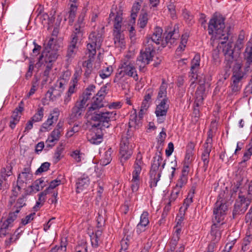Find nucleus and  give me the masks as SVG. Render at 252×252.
Masks as SVG:
<instances>
[{
  "mask_svg": "<svg viewBox=\"0 0 252 252\" xmlns=\"http://www.w3.org/2000/svg\"><path fill=\"white\" fill-rule=\"evenodd\" d=\"M208 32L212 35L211 44L213 46L218 44L220 47L226 43L228 39V32L225 28L224 18L220 14H214L210 19L208 25Z\"/></svg>",
  "mask_w": 252,
  "mask_h": 252,
  "instance_id": "obj_1",
  "label": "nucleus"
},
{
  "mask_svg": "<svg viewBox=\"0 0 252 252\" xmlns=\"http://www.w3.org/2000/svg\"><path fill=\"white\" fill-rule=\"evenodd\" d=\"M61 41L57 38L52 37L42 52L37 64H44L48 68H52L53 64L59 56V49L61 46Z\"/></svg>",
  "mask_w": 252,
  "mask_h": 252,
  "instance_id": "obj_2",
  "label": "nucleus"
},
{
  "mask_svg": "<svg viewBox=\"0 0 252 252\" xmlns=\"http://www.w3.org/2000/svg\"><path fill=\"white\" fill-rule=\"evenodd\" d=\"M102 41V33L99 31L92 32L89 35L87 46V54H89V59L83 63V66L86 68L85 74L86 76H89L94 70L92 58L96 54V49L100 48Z\"/></svg>",
  "mask_w": 252,
  "mask_h": 252,
  "instance_id": "obj_3",
  "label": "nucleus"
},
{
  "mask_svg": "<svg viewBox=\"0 0 252 252\" xmlns=\"http://www.w3.org/2000/svg\"><path fill=\"white\" fill-rule=\"evenodd\" d=\"M162 29L158 27L154 29L153 33L151 36L147 37L146 42L145 43L147 45H151L153 46V43L157 45L161 44L163 47L166 46L169 43L171 45L172 44V36L173 35V31L171 29L165 31V37H162Z\"/></svg>",
  "mask_w": 252,
  "mask_h": 252,
  "instance_id": "obj_4",
  "label": "nucleus"
},
{
  "mask_svg": "<svg viewBox=\"0 0 252 252\" xmlns=\"http://www.w3.org/2000/svg\"><path fill=\"white\" fill-rule=\"evenodd\" d=\"M247 76L246 72L242 70L241 63L236 61L232 68V75L231 77V82L230 86L233 94L237 93L241 90Z\"/></svg>",
  "mask_w": 252,
  "mask_h": 252,
  "instance_id": "obj_5",
  "label": "nucleus"
},
{
  "mask_svg": "<svg viewBox=\"0 0 252 252\" xmlns=\"http://www.w3.org/2000/svg\"><path fill=\"white\" fill-rule=\"evenodd\" d=\"M134 139L133 134L129 130H128L126 135L123 136L122 138L120 149V160L122 165L132 154Z\"/></svg>",
  "mask_w": 252,
  "mask_h": 252,
  "instance_id": "obj_6",
  "label": "nucleus"
},
{
  "mask_svg": "<svg viewBox=\"0 0 252 252\" xmlns=\"http://www.w3.org/2000/svg\"><path fill=\"white\" fill-rule=\"evenodd\" d=\"M149 106L150 103L143 101L139 112L138 117L137 116L136 110L134 109L133 112L131 113L129 117L128 125L130 128L136 129L141 126V119L146 113Z\"/></svg>",
  "mask_w": 252,
  "mask_h": 252,
  "instance_id": "obj_7",
  "label": "nucleus"
},
{
  "mask_svg": "<svg viewBox=\"0 0 252 252\" xmlns=\"http://www.w3.org/2000/svg\"><path fill=\"white\" fill-rule=\"evenodd\" d=\"M154 51V47L153 46L145 44V49L141 51L140 55L137 60V64L139 65L140 71H144L145 66L152 60Z\"/></svg>",
  "mask_w": 252,
  "mask_h": 252,
  "instance_id": "obj_8",
  "label": "nucleus"
},
{
  "mask_svg": "<svg viewBox=\"0 0 252 252\" xmlns=\"http://www.w3.org/2000/svg\"><path fill=\"white\" fill-rule=\"evenodd\" d=\"M161 162L162 159L159 157H155L153 160L150 172L151 188L156 187L160 179L161 171L159 166Z\"/></svg>",
  "mask_w": 252,
  "mask_h": 252,
  "instance_id": "obj_9",
  "label": "nucleus"
},
{
  "mask_svg": "<svg viewBox=\"0 0 252 252\" xmlns=\"http://www.w3.org/2000/svg\"><path fill=\"white\" fill-rule=\"evenodd\" d=\"M212 148V139L208 136L205 143L203 145V151L201 154V160L202 163H200V169L202 172H206L210 161V155Z\"/></svg>",
  "mask_w": 252,
  "mask_h": 252,
  "instance_id": "obj_10",
  "label": "nucleus"
},
{
  "mask_svg": "<svg viewBox=\"0 0 252 252\" xmlns=\"http://www.w3.org/2000/svg\"><path fill=\"white\" fill-rule=\"evenodd\" d=\"M227 210V206L226 203L221 197L218 198L214 207L212 220H214L215 222H221L224 220Z\"/></svg>",
  "mask_w": 252,
  "mask_h": 252,
  "instance_id": "obj_11",
  "label": "nucleus"
},
{
  "mask_svg": "<svg viewBox=\"0 0 252 252\" xmlns=\"http://www.w3.org/2000/svg\"><path fill=\"white\" fill-rule=\"evenodd\" d=\"M242 191H240L238 198L239 201H236L234 206L232 213L233 217L235 218L237 215L244 214L247 210L252 200V197L247 198L244 195H241Z\"/></svg>",
  "mask_w": 252,
  "mask_h": 252,
  "instance_id": "obj_12",
  "label": "nucleus"
},
{
  "mask_svg": "<svg viewBox=\"0 0 252 252\" xmlns=\"http://www.w3.org/2000/svg\"><path fill=\"white\" fill-rule=\"evenodd\" d=\"M83 34L80 31V26H75V31L73 34L72 35V39L70 44L67 50V56L69 58H73L75 56L76 51V43L79 39L82 37Z\"/></svg>",
  "mask_w": 252,
  "mask_h": 252,
  "instance_id": "obj_13",
  "label": "nucleus"
},
{
  "mask_svg": "<svg viewBox=\"0 0 252 252\" xmlns=\"http://www.w3.org/2000/svg\"><path fill=\"white\" fill-rule=\"evenodd\" d=\"M116 115L114 112H101L100 113H95L94 112L93 114L90 115V119L99 123H106L104 124V126L106 127L109 126L108 122L115 117Z\"/></svg>",
  "mask_w": 252,
  "mask_h": 252,
  "instance_id": "obj_14",
  "label": "nucleus"
},
{
  "mask_svg": "<svg viewBox=\"0 0 252 252\" xmlns=\"http://www.w3.org/2000/svg\"><path fill=\"white\" fill-rule=\"evenodd\" d=\"M200 56L199 54H196L191 62L190 74V85L196 83L198 79L197 72L200 69Z\"/></svg>",
  "mask_w": 252,
  "mask_h": 252,
  "instance_id": "obj_15",
  "label": "nucleus"
},
{
  "mask_svg": "<svg viewBox=\"0 0 252 252\" xmlns=\"http://www.w3.org/2000/svg\"><path fill=\"white\" fill-rule=\"evenodd\" d=\"M32 174L31 169L30 167L24 168L22 172L19 174L17 180V186L15 190L17 189L20 191V189L24 187V184H27V182L32 179Z\"/></svg>",
  "mask_w": 252,
  "mask_h": 252,
  "instance_id": "obj_16",
  "label": "nucleus"
},
{
  "mask_svg": "<svg viewBox=\"0 0 252 252\" xmlns=\"http://www.w3.org/2000/svg\"><path fill=\"white\" fill-rule=\"evenodd\" d=\"M94 88L95 87L93 85L88 87L79 97V100L76 103L81 107H84V109H86L87 106L88 105V102L94 92Z\"/></svg>",
  "mask_w": 252,
  "mask_h": 252,
  "instance_id": "obj_17",
  "label": "nucleus"
},
{
  "mask_svg": "<svg viewBox=\"0 0 252 252\" xmlns=\"http://www.w3.org/2000/svg\"><path fill=\"white\" fill-rule=\"evenodd\" d=\"M193 193L189 194L188 197L185 199L183 206L181 207L179 210V213L177 215L176 220H177V226L181 225L182 221L184 219V216L186 211L188 207L192 202Z\"/></svg>",
  "mask_w": 252,
  "mask_h": 252,
  "instance_id": "obj_18",
  "label": "nucleus"
},
{
  "mask_svg": "<svg viewBox=\"0 0 252 252\" xmlns=\"http://www.w3.org/2000/svg\"><path fill=\"white\" fill-rule=\"evenodd\" d=\"M121 67L123 69L126 75L133 77L135 80L138 79V75L135 68L128 60H125L121 63Z\"/></svg>",
  "mask_w": 252,
  "mask_h": 252,
  "instance_id": "obj_19",
  "label": "nucleus"
},
{
  "mask_svg": "<svg viewBox=\"0 0 252 252\" xmlns=\"http://www.w3.org/2000/svg\"><path fill=\"white\" fill-rule=\"evenodd\" d=\"M222 52L225 57L226 64L230 67L231 64L234 61L233 53L234 48L232 42H228L222 48Z\"/></svg>",
  "mask_w": 252,
  "mask_h": 252,
  "instance_id": "obj_20",
  "label": "nucleus"
},
{
  "mask_svg": "<svg viewBox=\"0 0 252 252\" xmlns=\"http://www.w3.org/2000/svg\"><path fill=\"white\" fill-rule=\"evenodd\" d=\"M109 19L113 22L114 32L122 31L123 17L122 13L121 12L116 13L111 12Z\"/></svg>",
  "mask_w": 252,
  "mask_h": 252,
  "instance_id": "obj_21",
  "label": "nucleus"
},
{
  "mask_svg": "<svg viewBox=\"0 0 252 252\" xmlns=\"http://www.w3.org/2000/svg\"><path fill=\"white\" fill-rule=\"evenodd\" d=\"M149 223V213L147 211H144L141 215L140 221L136 226V232L139 234L144 232L147 229Z\"/></svg>",
  "mask_w": 252,
  "mask_h": 252,
  "instance_id": "obj_22",
  "label": "nucleus"
},
{
  "mask_svg": "<svg viewBox=\"0 0 252 252\" xmlns=\"http://www.w3.org/2000/svg\"><path fill=\"white\" fill-rule=\"evenodd\" d=\"M212 222L211 234L213 237V240L218 241L221 237V231L223 230L222 226L224 223L222 222H215L213 220H212Z\"/></svg>",
  "mask_w": 252,
  "mask_h": 252,
  "instance_id": "obj_23",
  "label": "nucleus"
},
{
  "mask_svg": "<svg viewBox=\"0 0 252 252\" xmlns=\"http://www.w3.org/2000/svg\"><path fill=\"white\" fill-rule=\"evenodd\" d=\"M62 135L59 134V132L56 130H53L48 136L45 141L46 148L48 149L52 148L60 140Z\"/></svg>",
  "mask_w": 252,
  "mask_h": 252,
  "instance_id": "obj_24",
  "label": "nucleus"
},
{
  "mask_svg": "<svg viewBox=\"0 0 252 252\" xmlns=\"http://www.w3.org/2000/svg\"><path fill=\"white\" fill-rule=\"evenodd\" d=\"M190 165H187L183 163V167L182 170V174L178 180V182L176 185L174 189L178 188L181 189L182 187L185 185L188 181V175L189 172V167Z\"/></svg>",
  "mask_w": 252,
  "mask_h": 252,
  "instance_id": "obj_25",
  "label": "nucleus"
},
{
  "mask_svg": "<svg viewBox=\"0 0 252 252\" xmlns=\"http://www.w3.org/2000/svg\"><path fill=\"white\" fill-rule=\"evenodd\" d=\"M195 144L190 142L187 146L185 157L183 163L187 165H191L194 158V150Z\"/></svg>",
  "mask_w": 252,
  "mask_h": 252,
  "instance_id": "obj_26",
  "label": "nucleus"
},
{
  "mask_svg": "<svg viewBox=\"0 0 252 252\" xmlns=\"http://www.w3.org/2000/svg\"><path fill=\"white\" fill-rule=\"evenodd\" d=\"M90 184V179L88 176L83 174L77 179L76 181V192L80 193L86 189Z\"/></svg>",
  "mask_w": 252,
  "mask_h": 252,
  "instance_id": "obj_27",
  "label": "nucleus"
},
{
  "mask_svg": "<svg viewBox=\"0 0 252 252\" xmlns=\"http://www.w3.org/2000/svg\"><path fill=\"white\" fill-rule=\"evenodd\" d=\"M114 44L116 47L123 49L126 46V41L122 31L113 32Z\"/></svg>",
  "mask_w": 252,
  "mask_h": 252,
  "instance_id": "obj_28",
  "label": "nucleus"
},
{
  "mask_svg": "<svg viewBox=\"0 0 252 252\" xmlns=\"http://www.w3.org/2000/svg\"><path fill=\"white\" fill-rule=\"evenodd\" d=\"M143 166L142 156L139 154L137 156L136 159L133 165V171L132 173L133 177L140 178V175L141 172L142 168Z\"/></svg>",
  "mask_w": 252,
  "mask_h": 252,
  "instance_id": "obj_29",
  "label": "nucleus"
},
{
  "mask_svg": "<svg viewBox=\"0 0 252 252\" xmlns=\"http://www.w3.org/2000/svg\"><path fill=\"white\" fill-rule=\"evenodd\" d=\"M168 105L167 104V100L163 98L160 103L157 105L156 114L158 118L166 115Z\"/></svg>",
  "mask_w": 252,
  "mask_h": 252,
  "instance_id": "obj_30",
  "label": "nucleus"
},
{
  "mask_svg": "<svg viewBox=\"0 0 252 252\" xmlns=\"http://www.w3.org/2000/svg\"><path fill=\"white\" fill-rule=\"evenodd\" d=\"M189 37V33L186 32L181 36L180 44L176 50V54L177 56H180L185 50L186 44Z\"/></svg>",
  "mask_w": 252,
  "mask_h": 252,
  "instance_id": "obj_31",
  "label": "nucleus"
},
{
  "mask_svg": "<svg viewBox=\"0 0 252 252\" xmlns=\"http://www.w3.org/2000/svg\"><path fill=\"white\" fill-rule=\"evenodd\" d=\"M69 78V77L67 75L63 74L60 76L54 85L56 88L63 92L65 86L67 84Z\"/></svg>",
  "mask_w": 252,
  "mask_h": 252,
  "instance_id": "obj_32",
  "label": "nucleus"
},
{
  "mask_svg": "<svg viewBox=\"0 0 252 252\" xmlns=\"http://www.w3.org/2000/svg\"><path fill=\"white\" fill-rule=\"evenodd\" d=\"M88 173L96 178H102L104 176L103 171L101 168H98L95 164H93L87 171Z\"/></svg>",
  "mask_w": 252,
  "mask_h": 252,
  "instance_id": "obj_33",
  "label": "nucleus"
},
{
  "mask_svg": "<svg viewBox=\"0 0 252 252\" xmlns=\"http://www.w3.org/2000/svg\"><path fill=\"white\" fill-rule=\"evenodd\" d=\"M47 194H48V190H44L38 194V199L36 202L35 205L33 207L34 211H38L43 205L46 200V196Z\"/></svg>",
  "mask_w": 252,
  "mask_h": 252,
  "instance_id": "obj_34",
  "label": "nucleus"
},
{
  "mask_svg": "<svg viewBox=\"0 0 252 252\" xmlns=\"http://www.w3.org/2000/svg\"><path fill=\"white\" fill-rule=\"evenodd\" d=\"M44 180L42 178L35 180L34 183L30 186L31 190L30 193L36 192L42 189L45 186Z\"/></svg>",
  "mask_w": 252,
  "mask_h": 252,
  "instance_id": "obj_35",
  "label": "nucleus"
},
{
  "mask_svg": "<svg viewBox=\"0 0 252 252\" xmlns=\"http://www.w3.org/2000/svg\"><path fill=\"white\" fill-rule=\"evenodd\" d=\"M102 231L97 230L95 231V234H93L91 236V241L92 246L96 248L102 241L101 239Z\"/></svg>",
  "mask_w": 252,
  "mask_h": 252,
  "instance_id": "obj_36",
  "label": "nucleus"
},
{
  "mask_svg": "<svg viewBox=\"0 0 252 252\" xmlns=\"http://www.w3.org/2000/svg\"><path fill=\"white\" fill-rule=\"evenodd\" d=\"M112 151L111 148H109L104 154L102 155L101 159H100V164L102 166H106L111 161V154Z\"/></svg>",
  "mask_w": 252,
  "mask_h": 252,
  "instance_id": "obj_37",
  "label": "nucleus"
},
{
  "mask_svg": "<svg viewBox=\"0 0 252 252\" xmlns=\"http://www.w3.org/2000/svg\"><path fill=\"white\" fill-rule=\"evenodd\" d=\"M245 57L249 65L252 64V41L247 43L245 50Z\"/></svg>",
  "mask_w": 252,
  "mask_h": 252,
  "instance_id": "obj_38",
  "label": "nucleus"
},
{
  "mask_svg": "<svg viewBox=\"0 0 252 252\" xmlns=\"http://www.w3.org/2000/svg\"><path fill=\"white\" fill-rule=\"evenodd\" d=\"M44 108L38 107L34 115L31 118L34 123L39 122L42 120L44 116Z\"/></svg>",
  "mask_w": 252,
  "mask_h": 252,
  "instance_id": "obj_39",
  "label": "nucleus"
},
{
  "mask_svg": "<svg viewBox=\"0 0 252 252\" xmlns=\"http://www.w3.org/2000/svg\"><path fill=\"white\" fill-rule=\"evenodd\" d=\"M59 114L60 111L59 109L58 108L54 109L50 112V114L46 120L47 122L52 126L55 122L57 121Z\"/></svg>",
  "mask_w": 252,
  "mask_h": 252,
  "instance_id": "obj_40",
  "label": "nucleus"
},
{
  "mask_svg": "<svg viewBox=\"0 0 252 252\" xmlns=\"http://www.w3.org/2000/svg\"><path fill=\"white\" fill-rule=\"evenodd\" d=\"M141 3L142 1L135 2L132 6L131 14V18L132 19L131 23L132 24H134L135 23V19L137 17V13L139 12L141 8Z\"/></svg>",
  "mask_w": 252,
  "mask_h": 252,
  "instance_id": "obj_41",
  "label": "nucleus"
},
{
  "mask_svg": "<svg viewBox=\"0 0 252 252\" xmlns=\"http://www.w3.org/2000/svg\"><path fill=\"white\" fill-rule=\"evenodd\" d=\"M48 93L50 94V99L52 101H55L57 98L61 96L63 91L56 88L54 85L51 90L48 91Z\"/></svg>",
  "mask_w": 252,
  "mask_h": 252,
  "instance_id": "obj_42",
  "label": "nucleus"
},
{
  "mask_svg": "<svg viewBox=\"0 0 252 252\" xmlns=\"http://www.w3.org/2000/svg\"><path fill=\"white\" fill-rule=\"evenodd\" d=\"M18 214L14 212L9 214L8 218L2 223V229H7L17 218Z\"/></svg>",
  "mask_w": 252,
  "mask_h": 252,
  "instance_id": "obj_43",
  "label": "nucleus"
},
{
  "mask_svg": "<svg viewBox=\"0 0 252 252\" xmlns=\"http://www.w3.org/2000/svg\"><path fill=\"white\" fill-rule=\"evenodd\" d=\"M113 72V68L111 65L104 67L99 72V76L103 79L109 77Z\"/></svg>",
  "mask_w": 252,
  "mask_h": 252,
  "instance_id": "obj_44",
  "label": "nucleus"
},
{
  "mask_svg": "<svg viewBox=\"0 0 252 252\" xmlns=\"http://www.w3.org/2000/svg\"><path fill=\"white\" fill-rule=\"evenodd\" d=\"M98 98L93 97V101L92 102V104L90 107H89V110L88 111V117H90V115L93 114V111H95L96 110H97L103 106H98Z\"/></svg>",
  "mask_w": 252,
  "mask_h": 252,
  "instance_id": "obj_45",
  "label": "nucleus"
},
{
  "mask_svg": "<svg viewBox=\"0 0 252 252\" xmlns=\"http://www.w3.org/2000/svg\"><path fill=\"white\" fill-rule=\"evenodd\" d=\"M88 140L92 144L98 145L102 142L103 137L101 134L92 133L91 137H88Z\"/></svg>",
  "mask_w": 252,
  "mask_h": 252,
  "instance_id": "obj_46",
  "label": "nucleus"
},
{
  "mask_svg": "<svg viewBox=\"0 0 252 252\" xmlns=\"http://www.w3.org/2000/svg\"><path fill=\"white\" fill-rule=\"evenodd\" d=\"M64 147L63 144H61L57 147L54 156V159L56 162H58L61 159Z\"/></svg>",
  "mask_w": 252,
  "mask_h": 252,
  "instance_id": "obj_47",
  "label": "nucleus"
},
{
  "mask_svg": "<svg viewBox=\"0 0 252 252\" xmlns=\"http://www.w3.org/2000/svg\"><path fill=\"white\" fill-rule=\"evenodd\" d=\"M106 87L101 88L96 94L95 97L98 98V106H103V100L106 94Z\"/></svg>",
  "mask_w": 252,
  "mask_h": 252,
  "instance_id": "obj_48",
  "label": "nucleus"
},
{
  "mask_svg": "<svg viewBox=\"0 0 252 252\" xmlns=\"http://www.w3.org/2000/svg\"><path fill=\"white\" fill-rule=\"evenodd\" d=\"M126 75L123 69L121 67L118 70V72L116 74L115 77L114 79V82L117 84H121L124 81V77Z\"/></svg>",
  "mask_w": 252,
  "mask_h": 252,
  "instance_id": "obj_49",
  "label": "nucleus"
},
{
  "mask_svg": "<svg viewBox=\"0 0 252 252\" xmlns=\"http://www.w3.org/2000/svg\"><path fill=\"white\" fill-rule=\"evenodd\" d=\"M85 111V109H84V107H81L76 103L72 108V114L74 115V117L76 118H78L82 115Z\"/></svg>",
  "mask_w": 252,
  "mask_h": 252,
  "instance_id": "obj_50",
  "label": "nucleus"
},
{
  "mask_svg": "<svg viewBox=\"0 0 252 252\" xmlns=\"http://www.w3.org/2000/svg\"><path fill=\"white\" fill-rule=\"evenodd\" d=\"M140 185V178L133 177L131 180V188L133 192H136Z\"/></svg>",
  "mask_w": 252,
  "mask_h": 252,
  "instance_id": "obj_51",
  "label": "nucleus"
},
{
  "mask_svg": "<svg viewBox=\"0 0 252 252\" xmlns=\"http://www.w3.org/2000/svg\"><path fill=\"white\" fill-rule=\"evenodd\" d=\"M203 92L199 91V90H197L195 93V100L194 102V104L196 107H199L201 105L204 99L203 97Z\"/></svg>",
  "mask_w": 252,
  "mask_h": 252,
  "instance_id": "obj_52",
  "label": "nucleus"
},
{
  "mask_svg": "<svg viewBox=\"0 0 252 252\" xmlns=\"http://www.w3.org/2000/svg\"><path fill=\"white\" fill-rule=\"evenodd\" d=\"M23 110V107L20 105L16 108L13 112L11 116V119H15L16 121H20L21 113Z\"/></svg>",
  "mask_w": 252,
  "mask_h": 252,
  "instance_id": "obj_53",
  "label": "nucleus"
},
{
  "mask_svg": "<svg viewBox=\"0 0 252 252\" xmlns=\"http://www.w3.org/2000/svg\"><path fill=\"white\" fill-rule=\"evenodd\" d=\"M26 205V198L24 196L19 198L15 204V207L16 208L15 212L18 214L23 206Z\"/></svg>",
  "mask_w": 252,
  "mask_h": 252,
  "instance_id": "obj_54",
  "label": "nucleus"
},
{
  "mask_svg": "<svg viewBox=\"0 0 252 252\" xmlns=\"http://www.w3.org/2000/svg\"><path fill=\"white\" fill-rule=\"evenodd\" d=\"M77 9V6L74 3H71L70 6L69 11L68 12L69 18L70 21L73 22L76 15Z\"/></svg>",
  "mask_w": 252,
  "mask_h": 252,
  "instance_id": "obj_55",
  "label": "nucleus"
},
{
  "mask_svg": "<svg viewBox=\"0 0 252 252\" xmlns=\"http://www.w3.org/2000/svg\"><path fill=\"white\" fill-rule=\"evenodd\" d=\"M19 238V233L16 234L14 233L13 234L10 236V237L5 240V245L6 247L9 246L11 244L15 242Z\"/></svg>",
  "mask_w": 252,
  "mask_h": 252,
  "instance_id": "obj_56",
  "label": "nucleus"
},
{
  "mask_svg": "<svg viewBox=\"0 0 252 252\" xmlns=\"http://www.w3.org/2000/svg\"><path fill=\"white\" fill-rule=\"evenodd\" d=\"M148 20V14L144 13L139 17L138 24L141 28H144L146 26Z\"/></svg>",
  "mask_w": 252,
  "mask_h": 252,
  "instance_id": "obj_57",
  "label": "nucleus"
},
{
  "mask_svg": "<svg viewBox=\"0 0 252 252\" xmlns=\"http://www.w3.org/2000/svg\"><path fill=\"white\" fill-rule=\"evenodd\" d=\"M167 84L162 83L159 88V91L158 93V98L159 99L166 96V94Z\"/></svg>",
  "mask_w": 252,
  "mask_h": 252,
  "instance_id": "obj_58",
  "label": "nucleus"
},
{
  "mask_svg": "<svg viewBox=\"0 0 252 252\" xmlns=\"http://www.w3.org/2000/svg\"><path fill=\"white\" fill-rule=\"evenodd\" d=\"M12 167L10 166H7L6 168H3L1 170V178L3 180H5L6 177L10 176L12 174Z\"/></svg>",
  "mask_w": 252,
  "mask_h": 252,
  "instance_id": "obj_59",
  "label": "nucleus"
},
{
  "mask_svg": "<svg viewBox=\"0 0 252 252\" xmlns=\"http://www.w3.org/2000/svg\"><path fill=\"white\" fill-rule=\"evenodd\" d=\"M35 216V213H32L30 214V215H27L25 218L22 219L21 223L24 225L28 224L33 220Z\"/></svg>",
  "mask_w": 252,
  "mask_h": 252,
  "instance_id": "obj_60",
  "label": "nucleus"
},
{
  "mask_svg": "<svg viewBox=\"0 0 252 252\" xmlns=\"http://www.w3.org/2000/svg\"><path fill=\"white\" fill-rule=\"evenodd\" d=\"M50 163L48 162H45L42 163L41 166L36 171V174L38 175L39 173L47 171L49 168Z\"/></svg>",
  "mask_w": 252,
  "mask_h": 252,
  "instance_id": "obj_61",
  "label": "nucleus"
},
{
  "mask_svg": "<svg viewBox=\"0 0 252 252\" xmlns=\"http://www.w3.org/2000/svg\"><path fill=\"white\" fill-rule=\"evenodd\" d=\"M83 154L80 153L79 151L76 150L74 151L71 154V156L77 162H79L82 160Z\"/></svg>",
  "mask_w": 252,
  "mask_h": 252,
  "instance_id": "obj_62",
  "label": "nucleus"
},
{
  "mask_svg": "<svg viewBox=\"0 0 252 252\" xmlns=\"http://www.w3.org/2000/svg\"><path fill=\"white\" fill-rule=\"evenodd\" d=\"M247 150L244 154L243 157V162H246L250 159L252 155V149H250L249 148H247Z\"/></svg>",
  "mask_w": 252,
  "mask_h": 252,
  "instance_id": "obj_63",
  "label": "nucleus"
},
{
  "mask_svg": "<svg viewBox=\"0 0 252 252\" xmlns=\"http://www.w3.org/2000/svg\"><path fill=\"white\" fill-rule=\"evenodd\" d=\"M66 246L65 245H61L60 246H56L52 249L49 252H65Z\"/></svg>",
  "mask_w": 252,
  "mask_h": 252,
  "instance_id": "obj_64",
  "label": "nucleus"
}]
</instances>
